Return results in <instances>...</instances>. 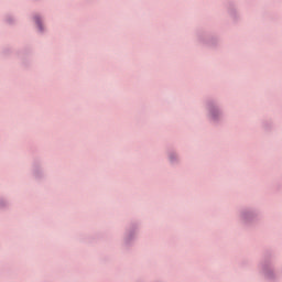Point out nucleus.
<instances>
[{"label": "nucleus", "instance_id": "f257e3e1", "mask_svg": "<svg viewBox=\"0 0 282 282\" xmlns=\"http://www.w3.org/2000/svg\"><path fill=\"white\" fill-rule=\"evenodd\" d=\"M37 25H41V22L37 21Z\"/></svg>", "mask_w": 282, "mask_h": 282}]
</instances>
